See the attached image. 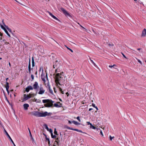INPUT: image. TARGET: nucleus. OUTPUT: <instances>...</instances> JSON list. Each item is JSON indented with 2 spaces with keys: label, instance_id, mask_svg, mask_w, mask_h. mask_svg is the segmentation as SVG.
Wrapping results in <instances>:
<instances>
[{
  "label": "nucleus",
  "instance_id": "nucleus-37",
  "mask_svg": "<svg viewBox=\"0 0 146 146\" xmlns=\"http://www.w3.org/2000/svg\"><path fill=\"white\" fill-rule=\"evenodd\" d=\"M109 137L110 140L111 141L112 140V139L114 138V137H112L111 135H110Z\"/></svg>",
  "mask_w": 146,
  "mask_h": 146
},
{
  "label": "nucleus",
  "instance_id": "nucleus-19",
  "mask_svg": "<svg viewBox=\"0 0 146 146\" xmlns=\"http://www.w3.org/2000/svg\"><path fill=\"white\" fill-rule=\"evenodd\" d=\"M23 106L25 110H27L29 107V105L27 104H25L23 105Z\"/></svg>",
  "mask_w": 146,
  "mask_h": 146
},
{
  "label": "nucleus",
  "instance_id": "nucleus-29",
  "mask_svg": "<svg viewBox=\"0 0 146 146\" xmlns=\"http://www.w3.org/2000/svg\"><path fill=\"white\" fill-rule=\"evenodd\" d=\"M44 126L45 127V128L48 130L49 129L48 128L47 125L46 124H44Z\"/></svg>",
  "mask_w": 146,
  "mask_h": 146
},
{
  "label": "nucleus",
  "instance_id": "nucleus-13",
  "mask_svg": "<svg viewBox=\"0 0 146 146\" xmlns=\"http://www.w3.org/2000/svg\"><path fill=\"white\" fill-rule=\"evenodd\" d=\"M33 88L35 89H36L38 88L39 86L38 85V83L36 82H35L33 86Z\"/></svg>",
  "mask_w": 146,
  "mask_h": 146
},
{
  "label": "nucleus",
  "instance_id": "nucleus-39",
  "mask_svg": "<svg viewBox=\"0 0 146 146\" xmlns=\"http://www.w3.org/2000/svg\"><path fill=\"white\" fill-rule=\"evenodd\" d=\"M76 119L78 120L79 122L81 121L80 120V119L79 116H78L76 117Z\"/></svg>",
  "mask_w": 146,
  "mask_h": 146
},
{
  "label": "nucleus",
  "instance_id": "nucleus-9",
  "mask_svg": "<svg viewBox=\"0 0 146 146\" xmlns=\"http://www.w3.org/2000/svg\"><path fill=\"white\" fill-rule=\"evenodd\" d=\"M60 9L65 15L70 16V15L69 14L64 8H61Z\"/></svg>",
  "mask_w": 146,
  "mask_h": 146
},
{
  "label": "nucleus",
  "instance_id": "nucleus-10",
  "mask_svg": "<svg viewBox=\"0 0 146 146\" xmlns=\"http://www.w3.org/2000/svg\"><path fill=\"white\" fill-rule=\"evenodd\" d=\"M1 27V28L3 29L5 32V33H6V34L9 37H10L11 36L10 34L8 32L6 29V28L4 27V26L2 25H1V24H0Z\"/></svg>",
  "mask_w": 146,
  "mask_h": 146
},
{
  "label": "nucleus",
  "instance_id": "nucleus-46",
  "mask_svg": "<svg viewBox=\"0 0 146 146\" xmlns=\"http://www.w3.org/2000/svg\"><path fill=\"white\" fill-rule=\"evenodd\" d=\"M100 133L102 135V136H103V135L102 132V131L101 130L100 131Z\"/></svg>",
  "mask_w": 146,
  "mask_h": 146
},
{
  "label": "nucleus",
  "instance_id": "nucleus-17",
  "mask_svg": "<svg viewBox=\"0 0 146 146\" xmlns=\"http://www.w3.org/2000/svg\"><path fill=\"white\" fill-rule=\"evenodd\" d=\"M28 70L29 72V74H31V64H30V59L29 60V64L28 65Z\"/></svg>",
  "mask_w": 146,
  "mask_h": 146
},
{
  "label": "nucleus",
  "instance_id": "nucleus-33",
  "mask_svg": "<svg viewBox=\"0 0 146 146\" xmlns=\"http://www.w3.org/2000/svg\"><path fill=\"white\" fill-rule=\"evenodd\" d=\"M136 59L137 60L138 62H139L142 65V64L141 61L139 59H138L137 58H136Z\"/></svg>",
  "mask_w": 146,
  "mask_h": 146
},
{
  "label": "nucleus",
  "instance_id": "nucleus-30",
  "mask_svg": "<svg viewBox=\"0 0 146 146\" xmlns=\"http://www.w3.org/2000/svg\"><path fill=\"white\" fill-rule=\"evenodd\" d=\"M28 88H29V90H33V88L32 87V86H28Z\"/></svg>",
  "mask_w": 146,
  "mask_h": 146
},
{
  "label": "nucleus",
  "instance_id": "nucleus-44",
  "mask_svg": "<svg viewBox=\"0 0 146 146\" xmlns=\"http://www.w3.org/2000/svg\"><path fill=\"white\" fill-rule=\"evenodd\" d=\"M87 123L88 125H90V124H92V123H90L89 122H87Z\"/></svg>",
  "mask_w": 146,
  "mask_h": 146
},
{
  "label": "nucleus",
  "instance_id": "nucleus-24",
  "mask_svg": "<svg viewBox=\"0 0 146 146\" xmlns=\"http://www.w3.org/2000/svg\"><path fill=\"white\" fill-rule=\"evenodd\" d=\"M54 106L57 108L60 107L61 106L58 105L57 104H54Z\"/></svg>",
  "mask_w": 146,
  "mask_h": 146
},
{
  "label": "nucleus",
  "instance_id": "nucleus-18",
  "mask_svg": "<svg viewBox=\"0 0 146 146\" xmlns=\"http://www.w3.org/2000/svg\"><path fill=\"white\" fill-rule=\"evenodd\" d=\"M33 115L37 117H40V112L36 111Z\"/></svg>",
  "mask_w": 146,
  "mask_h": 146
},
{
  "label": "nucleus",
  "instance_id": "nucleus-36",
  "mask_svg": "<svg viewBox=\"0 0 146 146\" xmlns=\"http://www.w3.org/2000/svg\"><path fill=\"white\" fill-rule=\"evenodd\" d=\"M48 131L50 132V133H51V134L52 133V131L51 129H49L48 130Z\"/></svg>",
  "mask_w": 146,
  "mask_h": 146
},
{
  "label": "nucleus",
  "instance_id": "nucleus-56",
  "mask_svg": "<svg viewBox=\"0 0 146 146\" xmlns=\"http://www.w3.org/2000/svg\"><path fill=\"white\" fill-rule=\"evenodd\" d=\"M58 69L56 68V69L55 70V72L56 73L57 72V69Z\"/></svg>",
  "mask_w": 146,
  "mask_h": 146
},
{
  "label": "nucleus",
  "instance_id": "nucleus-51",
  "mask_svg": "<svg viewBox=\"0 0 146 146\" xmlns=\"http://www.w3.org/2000/svg\"><path fill=\"white\" fill-rule=\"evenodd\" d=\"M9 44V42H5V44Z\"/></svg>",
  "mask_w": 146,
  "mask_h": 146
},
{
  "label": "nucleus",
  "instance_id": "nucleus-52",
  "mask_svg": "<svg viewBox=\"0 0 146 146\" xmlns=\"http://www.w3.org/2000/svg\"><path fill=\"white\" fill-rule=\"evenodd\" d=\"M95 108L97 110H98V108L97 106H96Z\"/></svg>",
  "mask_w": 146,
  "mask_h": 146
},
{
  "label": "nucleus",
  "instance_id": "nucleus-25",
  "mask_svg": "<svg viewBox=\"0 0 146 146\" xmlns=\"http://www.w3.org/2000/svg\"><path fill=\"white\" fill-rule=\"evenodd\" d=\"M57 86L59 88V91L61 92V93L63 94H64V92L63 91H62V88H60L59 87V86Z\"/></svg>",
  "mask_w": 146,
  "mask_h": 146
},
{
  "label": "nucleus",
  "instance_id": "nucleus-55",
  "mask_svg": "<svg viewBox=\"0 0 146 146\" xmlns=\"http://www.w3.org/2000/svg\"><path fill=\"white\" fill-rule=\"evenodd\" d=\"M46 78H48L47 74V73H46Z\"/></svg>",
  "mask_w": 146,
  "mask_h": 146
},
{
  "label": "nucleus",
  "instance_id": "nucleus-58",
  "mask_svg": "<svg viewBox=\"0 0 146 146\" xmlns=\"http://www.w3.org/2000/svg\"><path fill=\"white\" fill-rule=\"evenodd\" d=\"M141 49V48H138L137 49V50H140Z\"/></svg>",
  "mask_w": 146,
  "mask_h": 146
},
{
  "label": "nucleus",
  "instance_id": "nucleus-16",
  "mask_svg": "<svg viewBox=\"0 0 146 146\" xmlns=\"http://www.w3.org/2000/svg\"><path fill=\"white\" fill-rule=\"evenodd\" d=\"M5 87L6 88V90L7 93L9 94V84L8 82H6V86H5Z\"/></svg>",
  "mask_w": 146,
  "mask_h": 146
},
{
  "label": "nucleus",
  "instance_id": "nucleus-28",
  "mask_svg": "<svg viewBox=\"0 0 146 146\" xmlns=\"http://www.w3.org/2000/svg\"><path fill=\"white\" fill-rule=\"evenodd\" d=\"M51 135L52 138H56V136L55 135H53V133H52V134H51Z\"/></svg>",
  "mask_w": 146,
  "mask_h": 146
},
{
  "label": "nucleus",
  "instance_id": "nucleus-53",
  "mask_svg": "<svg viewBox=\"0 0 146 146\" xmlns=\"http://www.w3.org/2000/svg\"><path fill=\"white\" fill-rule=\"evenodd\" d=\"M92 110H93V109H92V108H90V109H89V111H90Z\"/></svg>",
  "mask_w": 146,
  "mask_h": 146
},
{
  "label": "nucleus",
  "instance_id": "nucleus-12",
  "mask_svg": "<svg viewBox=\"0 0 146 146\" xmlns=\"http://www.w3.org/2000/svg\"><path fill=\"white\" fill-rule=\"evenodd\" d=\"M41 77L42 80L43 81V82H44V83L46 82V81L45 79V76L44 74L43 70H42V72L41 73Z\"/></svg>",
  "mask_w": 146,
  "mask_h": 146
},
{
  "label": "nucleus",
  "instance_id": "nucleus-50",
  "mask_svg": "<svg viewBox=\"0 0 146 146\" xmlns=\"http://www.w3.org/2000/svg\"><path fill=\"white\" fill-rule=\"evenodd\" d=\"M68 123H70V124H71V123H72V122H71L70 121V120H69V121H68Z\"/></svg>",
  "mask_w": 146,
  "mask_h": 146
},
{
  "label": "nucleus",
  "instance_id": "nucleus-42",
  "mask_svg": "<svg viewBox=\"0 0 146 146\" xmlns=\"http://www.w3.org/2000/svg\"><path fill=\"white\" fill-rule=\"evenodd\" d=\"M7 30L10 32H11V29L9 28H8V29H7Z\"/></svg>",
  "mask_w": 146,
  "mask_h": 146
},
{
  "label": "nucleus",
  "instance_id": "nucleus-63",
  "mask_svg": "<svg viewBox=\"0 0 146 146\" xmlns=\"http://www.w3.org/2000/svg\"><path fill=\"white\" fill-rule=\"evenodd\" d=\"M48 145L49 146L50 145V141H49V142H48Z\"/></svg>",
  "mask_w": 146,
  "mask_h": 146
},
{
  "label": "nucleus",
  "instance_id": "nucleus-6",
  "mask_svg": "<svg viewBox=\"0 0 146 146\" xmlns=\"http://www.w3.org/2000/svg\"><path fill=\"white\" fill-rule=\"evenodd\" d=\"M49 113H48L47 112L45 111L44 112H40V117H45L47 115H49Z\"/></svg>",
  "mask_w": 146,
  "mask_h": 146
},
{
  "label": "nucleus",
  "instance_id": "nucleus-11",
  "mask_svg": "<svg viewBox=\"0 0 146 146\" xmlns=\"http://www.w3.org/2000/svg\"><path fill=\"white\" fill-rule=\"evenodd\" d=\"M45 90L43 89V87H40V91L38 92V94H42L44 92Z\"/></svg>",
  "mask_w": 146,
  "mask_h": 146
},
{
  "label": "nucleus",
  "instance_id": "nucleus-34",
  "mask_svg": "<svg viewBox=\"0 0 146 146\" xmlns=\"http://www.w3.org/2000/svg\"><path fill=\"white\" fill-rule=\"evenodd\" d=\"M45 137H46L45 139H46V140L47 141H48V142H49V141H50L49 139L48 138H47V136L46 135H45Z\"/></svg>",
  "mask_w": 146,
  "mask_h": 146
},
{
  "label": "nucleus",
  "instance_id": "nucleus-4",
  "mask_svg": "<svg viewBox=\"0 0 146 146\" xmlns=\"http://www.w3.org/2000/svg\"><path fill=\"white\" fill-rule=\"evenodd\" d=\"M60 66V64L59 62L57 60H56L55 62L53 63V68H56L58 69L59 68Z\"/></svg>",
  "mask_w": 146,
  "mask_h": 146
},
{
  "label": "nucleus",
  "instance_id": "nucleus-26",
  "mask_svg": "<svg viewBox=\"0 0 146 146\" xmlns=\"http://www.w3.org/2000/svg\"><path fill=\"white\" fill-rule=\"evenodd\" d=\"M90 128H92L93 129H96V127H94V126H93L92 124H90Z\"/></svg>",
  "mask_w": 146,
  "mask_h": 146
},
{
  "label": "nucleus",
  "instance_id": "nucleus-60",
  "mask_svg": "<svg viewBox=\"0 0 146 146\" xmlns=\"http://www.w3.org/2000/svg\"><path fill=\"white\" fill-rule=\"evenodd\" d=\"M96 130H97L98 131V130H100V129L99 128H96Z\"/></svg>",
  "mask_w": 146,
  "mask_h": 146
},
{
  "label": "nucleus",
  "instance_id": "nucleus-21",
  "mask_svg": "<svg viewBox=\"0 0 146 146\" xmlns=\"http://www.w3.org/2000/svg\"><path fill=\"white\" fill-rule=\"evenodd\" d=\"M72 122L76 125H78L80 124V123L74 121H72Z\"/></svg>",
  "mask_w": 146,
  "mask_h": 146
},
{
  "label": "nucleus",
  "instance_id": "nucleus-48",
  "mask_svg": "<svg viewBox=\"0 0 146 146\" xmlns=\"http://www.w3.org/2000/svg\"><path fill=\"white\" fill-rule=\"evenodd\" d=\"M3 38V36H1V38L0 37V40H2Z\"/></svg>",
  "mask_w": 146,
  "mask_h": 146
},
{
  "label": "nucleus",
  "instance_id": "nucleus-31",
  "mask_svg": "<svg viewBox=\"0 0 146 146\" xmlns=\"http://www.w3.org/2000/svg\"><path fill=\"white\" fill-rule=\"evenodd\" d=\"M54 133L55 135H58V134H57V131H56V129H54Z\"/></svg>",
  "mask_w": 146,
  "mask_h": 146
},
{
  "label": "nucleus",
  "instance_id": "nucleus-61",
  "mask_svg": "<svg viewBox=\"0 0 146 146\" xmlns=\"http://www.w3.org/2000/svg\"><path fill=\"white\" fill-rule=\"evenodd\" d=\"M15 1L17 2L18 3H20L19 2H18V1H17V0H14Z\"/></svg>",
  "mask_w": 146,
  "mask_h": 146
},
{
  "label": "nucleus",
  "instance_id": "nucleus-3",
  "mask_svg": "<svg viewBox=\"0 0 146 146\" xmlns=\"http://www.w3.org/2000/svg\"><path fill=\"white\" fill-rule=\"evenodd\" d=\"M34 96L35 95L34 94H29V95H26L25 94H24L23 95V99L22 102L26 101L31 98V97Z\"/></svg>",
  "mask_w": 146,
  "mask_h": 146
},
{
  "label": "nucleus",
  "instance_id": "nucleus-1",
  "mask_svg": "<svg viewBox=\"0 0 146 146\" xmlns=\"http://www.w3.org/2000/svg\"><path fill=\"white\" fill-rule=\"evenodd\" d=\"M63 72H61L60 73L56 74L55 79L56 86H58V84L61 86H63L64 84L66 83L65 78L63 75Z\"/></svg>",
  "mask_w": 146,
  "mask_h": 146
},
{
  "label": "nucleus",
  "instance_id": "nucleus-41",
  "mask_svg": "<svg viewBox=\"0 0 146 146\" xmlns=\"http://www.w3.org/2000/svg\"><path fill=\"white\" fill-rule=\"evenodd\" d=\"M31 78L32 79V80H34V76L33 75V74H32L31 75Z\"/></svg>",
  "mask_w": 146,
  "mask_h": 146
},
{
  "label": "nucleus",
  "instance_id": "nucleus-59",
  "mask_svg": "<svg viewBox=\"0 0 146 146\" xmlns=\"http://www.w3.org/2000/svg\"><path fill=\"white\" fill-rule=\"evenodd\" d=\"M66 94L67 95H68H68H69L68 92H66Z\"/></svg>",
  "mask_w": 146,
  "mask_h": 146
},
{
  "label": "nucleus",
  "instance_id": "nucleus-64",
  "mask_svg": "<svg viewBox=\"0 0 146 146\" xmlns=\"http://www.w3.org/2000/svg\"><path fill=\"white\" fill-rule=\"evenodd\" d=\"M5 41H6L4 39H3V42H5Z\"/></svg>",
  "mask_w": 146,
  "mask_h": 146
},
{
  "label": "nucleus",
  "instance_id": "nucleus-7",
  "mask_svg": "<svg viewBox=\"0 0 146 146\" xmlns=\"http://www.w3.org/2000/svg\"><path fill=\"white\" fill-rule=\"evenodd\" d=\"M46 87L48 88L49 92L51 94H53V91L51 89L50 86L49 84V82H48L47 83V85H46Z\"/></svg>",
  "mask_w": 146,
  "mask_h": 146
},
{
  "label": "nucleus",
  "instance_id": "nucleus-40",
  "mask_svg": "<svg viewBox=\"0 0 146 146\" xmlns=\"http://www.w3.org/2000/svg\"><path fill=\"white\" fill-rule=\"evenodd\" d=\"M121 53L122 54V55L125 58L127 59V57L125 56L124 55V54L122 53V52H121Z\"/></svg>",
  "mask_w": 146,
  "mask_h": 146
},
{
  "label": "nucleus",
  "instance_id": "nucleus-23",
  "mask_svg": "<svg viewBox=\"0 0 146 146\" xmlns=\"http://www.w3.org/2000/svg\"><path fill=\"white\" fill-rule=\"evenodd\" d=\"M90 59L91 61V62H92V63L94 64V65L95 66V67H97V65H96V64L94 62V61H93L92 60H91V58L90 57Z\"/></svg>",
  "mask_w": 146,
  "mask_h": 146
},
{
  "label": "nucleus",
  "instance_id": "nucleus-15",
  "mask_svg": "<svg viewBox=\"0 0 146 146\" xmlns=\"http://www.w3.org/2000/svg\"><path fill=\"white\" fill-rule=\"evenodd\" d=\"M47 12L54 19L56 20H57V21H59V20L56 17H55L52 14V13H51L50 12H49L48 11Z\"/></svg>",
  "mask_w": 146,
  "mask_h": 146
},
{
  "label": "nucleus",
  "instance_id": "nucleus-47",
  "mask_svg": "<svg viewBox=\"0 0 146 146\" xmlns=\"http://www.w3.org/2000/svg\"><path fill=\"white\" fill-rule=\"evenodd\" d=\"M2 23L3 24V25H5V23L4 22V20H3L2 21Z\"/></svg>",
  "mask_w": 146,
  "mask_h": 146
},
{
  "label": "nucleus",
  "instance_id": "nucleus-14",
  "mask_svg": "<svg viewBox=\"0 0 146 146\" xmlns=\"http://www.w3.org/2000/svg\"><path fill=\"white\" fill-rule=\"evenodd\" d=\"M141 36L142 37L146 36V29H144L143 30Z\"/></svg>",
  "mask_w": 146,
  "mask_h": 146
},
{
  "label": "nucleus",
  "instance_id": "nucleus-54",
  "mask_svg": "<svg viewBox=\"0 0 146 146\" xmlns=\"http://www.w3.org/2000/svg\"><path fill=\"white\" fill-rule=\"evenodd\" d=\"M54 92L55 93H56V91L55 90V88H54Z\"/></svg>",
  "mask_w": 146,
  "mask_h": 146
},
{
  "label": "nucleus",
  "instance_id": "nucleus-38",
  "mask_svg": "<svg viewBox=\"0 0 146 146\" xmlns=\"http://www.w3.org/2000/svg\"><path fill=\"white\" fill-rule=\"evenodd\" d=\"M66 47H67V48L71 52H73V51L70 48H68V47L66 46Z\"/></svg>",
  "mask_w": 146,
  "mask_h": 146
},
{
  "label": "nucleus",
  "instance_id": "nucleus-57",
  "mask_svg": "<svg viewBox=\"0 0 146 146\" xmlns=\"http://www.w3.org/2000/svg\"><path fill=\"white\" fill-rule=\"evenodd\" d=\"M56 141H59V139H58V138H57L56 139Z\"/></svg>",
  "mask_w": 146,
  "mask_h": 146
},
{
  "label": "nucleus",
  "instance_id": "nucleus-49",
  "mask_svg": "<svg viewBox=\"0 0 146 146\" xmlns=\"http://www.w3.org/2000/svg\"><path fill=\"white\" fill-rule=\"evenodd\" d=\"M0 36H3V34L2 33L0 32Z\"/></svg>",
  "mask_w": 146,
  "mask_h": 146
},
{
  "label": "nucleus",
  "instance_id": "nucleus-32",
  "mask_svg": "<svg viewBox=\"0 0 146 146\" xmlns=\"http://www.w3.org/2000/svg\"><path fill=\"white\" fill-rule=\"evenodd\" d=\"M30 90H29V88H28V87H27L25 89V91L27 92H28Z\"/></svg>",
  "mask_w": 146,
  "mask_h": 146
},
{
  "label": "nucleus",
  "instance_id": "nucleus-8",
  "mask_svg": "<svg viewBox=\"0 0 146 146\" xmlns=\"http://www.w3.org/2000/svg\"><path fill=\"white\" fill-rule=\"evenodd\" d=\"M4 131L5 132L6 135H7V137H8V138L11 141V142L13 144L14 146H16L14 142H13V141L12 139L9 136V135L8 133L5 130V129L4 128Z\"/></svg>",
  "mask_w": 146,
  "mask_h": 146
},
{
  "label": "nucleus",
  "instance_id": "nucleus-2",
  "mask_svg": "<svg viewBox=\"0 0 146 146\" xmlns=\"http://www.w3.org/2000/svg\"><path fill=\"white\" fill-rule=\"evenodd\" d=\"M42 102L44 103H47L44 104V106L46 107L49 108L52 107L53 106V103L54 102L52 101V100L46 99L43 100Z\"/></svg>",
  "mask_w": 146,
  "mask_h": 146
},
{
  "label": "nucleus",
  "instance_id": "nucleus-27",
  "mask_svg": "<svg viewBox=\"0 0 146 146\" xmlns=\"http://www.w3.org/2000/svg\"><path fill=\"white\" fill-rule=\"evenodd\" d=\"M116 66V65L115 64H113V65H109V67L110 68H112V67H113L115 68H115L114 67V66Z\"/></svg>",
  "mask_w": 146,
  "mask_h": 146
},
{
  "label": "nucleus",
  "instance_id": "nucleus-20",
  "mask_svg": "<svg viewBox=\"0 0 146 146\" xmlns=\"http://www.w3.org/2000/svg\"><path fill=\"white\" fill-rule=\"evenodd\" d=\"M32 101L33 102H36L37 103H40L41 102V101L40 100H37L36 99H33Z\"/></svg>",
  "mask_w": 146,
  "mask_h": 146
},
{
  "label": "nucleus",
  "instance_id": "nucleus-43",
  "mask_svg": "<svg viewBox=\"0 0 146 146\" xmlns=\"http://www.w3.org/2000/svg\"><path fill=\"white\" fill-rule=\"evenodd\" d=\"M7 29V30L8 29V28H9L6 25H4Z\"/></svg>",
  "mask_w": 146,
  "mask_h": 146
},
{
  "label": "nucleus",
  "instance_id": "nucleus-35",
  "mask_svg": "<svg viewBox=\"0 0 146 146\" xmlns=\"http://www.w3.org/2000/svg\"><path fill=\"white\" fill-rule=\"evenodd\" d=\"M29 133H30V136L31 137V138L33 140H34L33 138V137H32V135H31V132L30 131H29Z\"/></svg>",
  "mask_w": 146,
  "mask_h": 146
},
{
  "label": "nucleus",
  "instance_id": "nucleus-62",
  "mask_svg": "<svg viewBox=\"0 0 146 146\" xmlns=\"http://www.w3.org/2000/svg\"><path fill=\"white\" fill-rule=\"evenodd\" d=\"M57 143V145H59V142L58 141V142H57V143Z\"/></svg>",
  "mask_w": 146,
  "mask_h": 146
},
{
  "label": "nucleus",
  "instance_id": "nucleus-5",
  "mask_svg": "<svg viewBox=\"0 0 146 146\" xmlns=\"http://www.w3.org/2000/svg\"><path fill=\"white\" fill-rule=\"evenodd\" d=\"M66 128L68 129L72 130L75 131H76L78 132H80L83 133H84L86 134V133L82 132L81 130H78L77 129H74V128H71L70 127H68V126L66 127Z\"/></svg>",
  "mask_w": 146,
  "mask_h": 146
},
{
  "label": "nucleus",
  "instance_id": "nucleus-45",
  "mask_svg": "<svg viewBox=\"0 0 146 146\" xmlns=\"http://www.w3.org/2000/svg\"><path fill=\"white\" fill-rule=\"evenodd\" d=\"M92 106H93V107H94V108H95V107L96 106H95V104H92Z\"/></svg>",
  "mask_w": 146,
  "mask_h": 146
},
{
  "label": "nucleus",
  "instance_id": "nucleus-22",
  "mask_svg": "<svg viewBox=\"0 0 146 146\" xmlns=\"http://www.w3.org/2000/svg\"><path fill=\"white\" fill-rule=\"evenodd\" d=\"M32 66L33 67L35 66V62L33 57H32Z\"/></svg>",
  "mask_w": 146,
  "mask_h": 146
}]
</instances>
